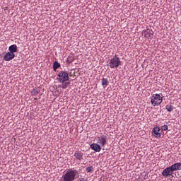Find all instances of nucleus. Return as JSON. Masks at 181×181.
I'll list each match as a JSON object with an SVG mask.
<instances>
[{"mask_svg": "<svg viewBox=\"0 0 181 181\" xmlns=\"http://www.w3.org/2000/svg\"><path fill=\"white\" fill-rule=\"evenodd\" d=\"M144 37L147 39H152L153 37V31L151 30L147 29L143 32Z\"/></svg>", "mask_w": 181, "mask_h": 181, "instance_id": "7", "label": "nucleus"}, {"mask_svg": "<svg viewBox=\"0 0 181 181\" xmlns=\"http://www.w3.org/2000/svg\"><path fill=\"white\" fill-rule=\"evenodd\" d=\"M160 131V129H159V127H155L153 129V132L154 134V136L156 138H160V133H159Z\"/></svg>", "mask_w": 181, "mask_h": 181, "instance_id": "11", "label": "nucleus"}, {"mask_svg": "<svg viewBox=\"0 0 181 181\" xmlns=\"http://www.w3.org/2000/svg\"><path fill=\"white\" fill-rule=\"evenodd\" d=\"M74 156L76 158V159H78V160H81V159H83V153L80 152L75 153Z\"/></svg>", "mask_w": 181, "mask_h": 181, "instance_id": "13", "label": "nucleus"}, {"mask_svg": "<svg viewBox=\"0 0 181 181\" xmlns=\"http://www.w3.org/2000/svg\"><path fill=\"white\" fill-rule=\"evenodd\" d=\"M57 80L61 83H64V81H69V74L66 71H62L58 74Z\"/></svg>", "mask_w": 181, "mask_h": 181, "instance_id": "3", "label": "nucleus"}, {"mask_svg": "<svg viewBox=\"0 0 181 181\" xmlns=\"http://www.w3.org/2000/svg\"><path fill=\"white\" fill-rule=\"evenodd\" d=\"M8 50L10 52V53H16V52H18V46H16V45H13L9 47Z\"/></svg>", "mask_w": 181, "mask_h": 181, "instance_id": "12", "label": "nucleus"}, {"mask_svg": "<svg viewBox=\"0 0 181 181\" xmlns=\"http://www.w3.org/2000/svg\"><path fill=\"white\" fill-rule=\"evenodd\" d=\"M109 82L107 78H103L102 79V86H103V87H107V86H108Z\"/></svg>", "mask_w": 181, "mask_h": 181, "instance_id": "14", "label": "nucleus"}, {"mask_svg": "<svg viewBox=\"0 0 181 181\" xmlns=\"http://www.w3.org/2000/svg\"><path fill=\"white\" fill-rule=\"evenodd\" d=\"M98 144H100L101 146H104L107 144V136H98Z\"/></svg>", "mask_w": 181, "mask_h": 181, "instance_id": "6", "label": "nucleus"}, {"mask_svg": "<svg viewBox=\"0 0 181 181\" xmlns=\"http://www.w3.org/2000/svg\"><path fill=\"white\" fill-rule=\"evenodd\" d=\"M166 110L168 111V112H172V111H173V106L171 105H166Z\"/></svg>", "mask_w": 181, "mask_h": 181, "instance_id": "17", "label": "nucleus"}, {"mask_svg": "<svg viewBox=\"0 0 181 181\" xmlns=\"http://www.w3.org/2000/svg\"><path fill=\"white\" fill-rule=\"evenodd\" d=\"M76 176H77V171L76 170H68L63 175L62 179L64 181H74L76 180Z\"/></svg>", "mask_w": 181, "mask_h": 181, "instance_id": "1", "label": "nucleus"}, {"mask_svg": "<svg viewBox=\"0 0 181 181\" xmlns=\"http://www.w3.org/2000/svg\"><path fill=\"white\" fill-rule=\"evenodd\" d=\"M90 148L93 149V151H95V152H100L101 151V146H100L98 144H92L90 145Z\"/></svg>", "mask_w": 181, "mask_h": 181, "instance_id": "9", "label": "nucleus"}, {"mask_svg": "<svg viewBox=\"0 0 181 181\" xmlns=\"http://www.w3.org/2000/svg\"><path fill=\"white\" fill-rule=\"evenodd\" d=\"M109 64L111 69H114V67H118L121 65V60H119V58L114 57L112 59H110Z\"/></svg>", "mask_w": 181, "mask_h": 181, "instance_id": "4", "label": "nucleus"}, {"mask_svg": "<svg viewBox=\"0 0 181 181\" xmlns=\"http://www.w3.org/2000/svg\"><path fill=\"white\" fill-rule=\"evenodd\" d=\"M40 93V90L37 88H34L31 91V95H36L37 94H39Z\"/></svg>", "mask_w": 181, "mask_h": 181, "instance_id": "15", "label": "nucleus"}, {"mask_svg": "<svg viewBox=\"0 0 181 181\" xmlns=\"http://www.w3.org/2000/svg\"><path fill=\"white\" fill-rule=\"evenodd\" d=\"M91 170H93V166L88 167V168H86V171H87V172H91Z\"/></svg>", "mask_w": 181, "mask_h": 181, "instance_id": "20", "label": "nucleus"}, {"mask_svg": "<svg viewBox=\"0 0 181 181\" xmlns=\"http://www.w3.org/2000/svg\"><path fill=\"white\" fill-rule=\"evenodd\" d=\"M59 67H60V64L57 62H54L53 69H54V71H56V70H57V69H59Z\"/></svg>", "mask_w": 181, "mask_h": 181, "instance_id": "16", "label": "nucleus"}, {"mask_svg": "<svg viewBox=\"0 0 181 181\" xmlns=\"http://www.w3.org/2000/svg\"><path fill=\"white\" fill-rule=\"evenodd\" d=\"M162 96L159 94H154L151 96V103L153 107H158V105H160L162 104Z\"/></svg>", "mask_w": 181, "mask_h": 181, "instance_id": "2", "label": "nucleus"}, {"mask_svg": "<svg viewBox=\"0 0 181 181\" xmlns=\"http://www.w3.org/2000/svg\"><path fill=\"white\" fill-rule=\"evenodd\" d=\"M168 128L169 127H168V125H164V126H162V127H161L163 131H168Z\"/></svg>", "mask_w": 181, "mask_h": 181, "instance_id": "19", "label": "nucleus"}, {"mask_svg": "<svg viewBox=\"0 0 181 181\" xmlns=\"http://www.w3.org/2000/svg\"><path fill=\"white\" fill-rule=\"evenodd\" d=\"M170 168L173 170V172H175L176 170H181V163H175V164L172 165Z\"/></svg>", "mask_w": 181, "mask_h": 181, "instance_id": "10", "label": "nucleus"}, {"mask_svg": "<svg viewBox=\"0 0 181 181\" xmlns=\"http://www.w3.org/2000/svg\"><path fill=\"white\" fill-rule=\"evenodd\" d=\"M14 58H15V54L12 52H7L4 55V60H6V62H9V60H12V59H14Z\"/></svg>", "mask_w": 181, "mask_h": 181, "instance_id": "8", "label": "nucleus"}, {"mask_svg": "<svg viewBox=\"0 0 181 181\" xmlns=\"http://www.w3.org/2000/svg\"><path fill=\"white\" fill-rule=\"evenodd\" d=\"M162 175L164 177H170L173 175V170L171 167H168L163 170Z\"/></svg>", "mask_w": 181, "mask_h": 181, "instance_id": "5", "label": "nucleus"}, {"mask_svg": "<svg viewBox=\"0 0 181 181\" xmlns=\"http://www.w3.org/2000/svg\"><path fill=\"white\" fill-rule=\"evenodd\" d=\"M69 85H70V83H69V82L63 83L62 86V88H63V89L67 88V87H69Z\"/></svg>", "mask_w": 181, "mask_h": 181, "instance_id": "18", "label": "nucleus"}]
</instances>
